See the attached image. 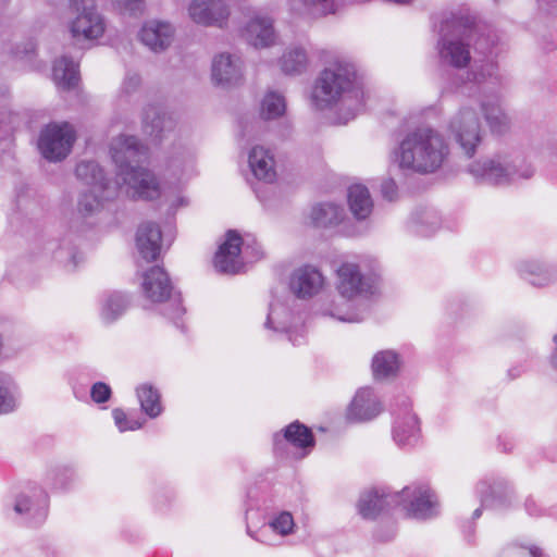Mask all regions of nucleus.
Instances as JSON below:
<instances>
[{"instance_id": "obj_1", "label": "nucleus", "mask_w": 557, "mask_h": 557, "mask_svg": "<svg viewBox=\"0 0 557 557\" xmlns=\"http://www.w3.org/2000/svg\"><path fill=\"white\" fill-rule=\"evenodd\" d=\"M311 100L320 110L342 102L339 114L344 117V123L355 119L366 106L363 83L355 64L336 61L325 67L314 82Z\"/></svg>"}, {"instance_id": "obj_2", "label": "nucleus", "mask_w": 557, "mask_h": 557, "mask_svg": "<svg viewBox=\"0 0 557 557\" xmlns=\"http://www.w3.org/2000/svg\"><path fill=\"white\" fill-rule=\"evenodd\" d=\"M111 159L116 166V175L127 187L134 200L154 201L162 190L157 175L141 164L148 158V148L133 135H120L110 148Z\"/></svg>"}, {"instance_id": "obj_3", "label": "nucleus", "mask_w": 557, "mask_h": 557, "mask_svg": "<svg viewBox=\"0 0 557 557\" xmlns=\"http://www.w3.org/2000/svg\"><path fill=\"white\" fill-rule=\"evenodd\" d=\"M447 153L442 135L431 127H419L400 141L394 161L403 170L432 173L442 165Z\"/></svg>"}, {"instance_id": "obj_4", "label": "nucleus", "mask_w": 557, "mask_h": 557, "mask_svg": "<svg viewBox=\"0 0 557 557\" xmlns=\"http://www.w3.org/2000/svg\"><path fill=\"white\" fill-rule=\"evenodd\" d=\"M437 28L436 50L442 65L465 69L471 61L470 42L467 36L471 30V17L462 11L448 12L442 15Z\"/></svg>"}, {"instance_id": "obj_5", "label": "nucleus", "mask_w": 557, "mask_h": 557, "mask_svg": "<svg viewBox=\"0 0 557 557\" xmlns=\"http://www.w3.org/2000/svg\"><path fill=\"white\" fill-rule=\"evenodd\" d=\"M141 285L145 297L151 302L161 304V314L184 333L186 327L183 315L186 309L182 293L175 289L165 270L159 265L151 267L144 273Z\"/></svg>"}, {"instance_id": "obj_6", "label": "nucleus", "mask_w": 557, "mask_h": 557, "mask_svg": "<svg viewBox=\"0 0 557 557\" xmlns=\"http://www.w3.org/2000/svg\"><path fill=\"white\" fill-rule=\"evenodd\" d=\"M468 172L476 183L487 185H504L517 178H530L534 169L527 163L521 153L512 157L496 156L492 159L474 161L469 164Z\"/></svg>"}, {"instance_id": "obj_7", "label": "nucleus", "mask_w": 557, "mask_h": 557, "mask_svg": "<svg viewBox=\"0 0 557 557\" xmlns=\"http://www.w3.org/2000/svg\"><path fill=\"white\" fill-rule=\"evenodd\" d=\"M244 247V253L258 260L262 257L261 246L255 240L244 242L240 234L236 230H228L225 233V240L219 246L213 264L218 272L223 274H237L242 269L239 255Z\"/></svg>"}, {"instance_id": "obj_8", "label": "nucleus", "mask_w": 557, "mask_h": 557, "mask_svg": "<svg viewBox=\"0 0 557 557\" xmlns=\"http://www.w3.org/2000/svg\"><path fill=\"white\" fill-rule=\"evenodd\" d=\"M75 140L76 132L69 122H50L40 129L37 147L46 160L60 162L71 153Z\"/></svg>"}, {"instance_id": "obj_9", "label": "nucleus", "mask_w": 557, "mask_h": 557, "mask_svg": "<svg viewBox=\"0 0 557 557\" xmlns=\"http://www.w3.org/2000/svg\"><path fill=\"white\" fill-rule=\"evenodd\" d=\"M391 413L394 417L392 435L395 444L401 449H411L421 438L420 421L412 411V404L408 396L396 397Z\"/></svg>"}, {"instance_id": "obj_10", "label": "nucleus", "mask_w": 557, "mask_h": 557, "mask_svg": "<svg viewBox=\"0 0 557 557\" xmlns=\"http://www.w3.org/2000/svg\"><path fill=\"white\" fill-rule=\"evenodd\" d=\"M448 129L461 152L467 158H472L483 140L476 111L469 107H461L451 117Z\"/></svg>"}, {"instance_id": "obj_11", "label": "nucleus", "mask_w": 557, "mask_h": 557, "mask_svg": "<svg viewBox=\"0 0 557 557\" xmlns=\"http://www.w3.org/2000/svg\"><path fill=\"white\" fill-rule=\"evenodd\" d=\"M13 510L22 523L37 528L48 517L49 495L41 486L29 483L16 495Z\"/></svg>"}, {"instance_id": "obj_12", "label": "nucleus", "mask_w": 557, "mask_h": 557, "mask_svg": "<svg viewBox=\"0 0 557 557\" xmlns=\"http://www.w3.org/2000/svg\"><path fill=\"white\" fill-rule=\"evenodd\" d=\"M399 493L404 497L399 506L409 517L428 520L438 515L437 496L428 483H413L405 486Z\"/></svg>"}, {"instance_id": "obj_13", "label": "nucleus", "mask_w": 557, "mask_h": 557, "mask_svg": "<svg viewBox=\"0 0 557 557\" xmlns=\"http://www.w3.org/2000/svg\"><path fill=\"white\" fill-rule=\"evenodd\" d=\"M376 275L363 273L359 264L345 262L337 270L336 288L338 294L347 299L368 298L374 294Z\"/></svg>"}, {"instance_id": "obj_14", "label": "nucleus", "mask_w": 557, "mask_h": 557, "mask_svg": "<svg viewBox=\"0 0 557 557\" xmlns=\"http://www.w3.org/2000/svg\"><path fill=\"white\" fill-rule=\"evenodd\" d=\"M470 17L471 30L469 36L466 37L467 42H470L474 52L486 59V73L482 71L480 74H472L474 81H480V78L486 76L492 77L497 71V64L493 61V58L497 55L498 36L492 27L479 23L472 15Z\"/></svg>"}, {"instance_id": "obj_15", "label": "nucleus", "mask_w": 557, "mask_h": 557, "mask_svg": "<svg viewBox=\"0 0 557 557\" xmlns=\"http://www.w3.org/2000/svg\"><path fill=\"white\" fill-rule=\"evenodd\" d=\"M245 506L247 534L256 541L264 543L262 537L256 536L251 531L250 523L253 521L262 523L268 516L274 513L276 502L269 484L261 482L250 486L246 493Z\"/></svg>"}, {"instance_id": "obj_16", "label": "nucleus", "mask_w": 557, "mask_h": 557, "mask_svg": "<svg viewBox=\"0 0 557 557\" xmlns=\"http://www.w3.org/2000/svg\"><path fill=\"white\" fill-rule=\"evenodd\" d=\"M70 9L73 13H77L71 23V34L74 40L81 37L92 40L101 37L106 26L103 17L97 12L94 4L88 5L86 0H69Z\"/></svg>"}, {"instance_id": "obj_17", "label": "nucleus", "mask_w": 557, "mask_h": 557, "mask_svg": "<svg viewBox=\"0 0 557 557\" xmlns=\"http://www.w3.org/2000/svg\"><path fill=\"white\" fill-rule=\"evenodd\" d=\"M264 326L276 334L285 335L294 346L305 343V327L296 324L295 313L283 302H270Z\"/></svg>"}, {"instance_id": "obj_18", "label": "nucleus", "mask_w": 557, "mask_h": 557, "mask_svg": "<svg viewBox=\"0 0 557 557\" xmlns=\"http://www.w3.org/2000/svg\"><path fill=\"white\" fill-rule=\"evenodd\" d=\"M403 500L400 493L393 492L389 487H373L361 493L357 504L358 513L366 520H375L399 507Z\"/></svg>"}, {"instance_id": "obj_19", "label": "nucleus", "mask_w": 557, "mask_h": 557, "mask_svg": "<svg viewBox=\"0 0 557 557\" xmlns=\"http://www.w3.org/2000/svg\"><path fill=\"white\" fill-rule=\"evenodd\" d=\"M174 235L175 226L172 222H166L164 233L154 222L141 223L136 233V247L140 257L148 262L157 260L160 255L161 242L166 240L170 245Z\"/></svg>"}, {"instance_id": "obj_20", "label": "nucleus", "mask_w": 557, "mask_h": 557, "mask_svg": "<svg viewBox=\"0 0 557 557\" xmlns=\"http://www.w3.org/2000/svg\"><path fill=\"white\" fill-rule=\"evenodd\" d=\"M287 444L304 450L305 455H307L314 447L315 438L310 428L296 420L281 432L273 434V451L275 456L283 457Z\"/></svg>"}, {"instance_id": "obj_21", "label": "nucleus", "mask_w": 557, "mask_h": 557, "mask_svg": "<svg viewBox=\"0 0 557 557\" xmlns=\"http://www.w3.org/2000/svg\"><path fill=\"white\" fill-rule=\"evenodd\" d=\"M483 507L507 508L513 498L510 483L500 476H490L481 480L475 487Z\"/></svg>"}, {"instance_id": "obj_22", "label": "nucleus", "mask_w": 557, "mask_h": 557, "mask_svg": "<svg viewBox=\"0 0 557 557\" xmlns=\"http://www.w3.org/2000/svg\"><path fill=\"white\" fill-rule=\"evenodd\" d=\"M76 177L94 191L101 193L103 199H112L117 191L115 184L107 176L104 170L94 160L81 161L75 168Z\"/></svg>"}, {"instance_id": "obj_23", "label": "nucleus", "mask_w": 557, "mask_h": 557, "mask_svg": "<svg viewBox=\"0 0 557 557\" xmlns=\"http://www.w3.org/2000/svg\"><path fill=\"white\" fill-rule=\"evenodd\" d=\"M188 12L195 23L205 26L222 27L230 16V8L223 0H193Z\"/></svg>"}, {"instance_id": "obj_24", "label": "nucleus", "mask_w": 557, "mask_h": 557, "mask_svg": "<svg viewBox=\"0 0 557 557\" xmlns=\"http://www.w3.org/2000/svg\"><path fill=\"white\" fill-rule=\"evenodd\" d=\"M383 410L375 392L371 387L360 388L351 400L347 419L352 422H367L376 418Z\"/></svg>"}, {"instance_id": "obj_25", "label": "nucleus", "mask_w": 557, "mask_h": 557, "mask_svg": "<svg viewBox=\"0 0 557 557\" xmlns=\"http://www.w3.org/2000/svg\"><path fill=\"white\" fill-rule=\"evenodd\" d=\"M212 82L218 86H235L243 79V62L239 57L220 53L211 67Z\"/></svg>"}, {"instance_id": "obj_26", "label": "nucleus", "mask_w": 557, "mask_h": 557, "mask_svg": "<svg viewBox=\"0 0 557 557\" xmlns=\"http://www.w3.org/2000/svg\"><path fill=\"white\" fill-rule=\"evenodd\" d=\"M79 235L69 232L60 242H49L46 250L52 252V258L61 263L66 270L74 271L83 261V253L78 250L77 240Z\"/></svg>"}, {"instance_id": "obj_27", "label": "nucleus", "mask_w": 557, "mask_h": 557, "mask_svg": "<svg viewBox=\"0 0 557 557\" xmlns=\"http://www.w3.org/2000/svg\"><path fill=\"white\" fill-rule=\"evenodd\" d=\"M242 36L255 48H268L275 42L273 20L268 16H255L242 29Z\"/></svg>"}, {"instance_id": "obj_28", "label": "nucleus", "mask_w": 557, "mask_h": 557, "mask_svg": "<svg viewBox=\"0 0 557 557\" xmlns=\"http://www.w3.org/2000/svg\"><path fill=\"white\" fill-rule=\"evenodd\" d=\"M174 29L170 23L150 21L138 33L139 40L153 52L166 49L173 39Z\"/></svg>"}, {"instance_id": "obj_29", "label": "nucleus", "mask_w": 557, "mask_h": 557, "mask_svg": "<svg viewBox=\"0 0 557 557\" xmlns=\"http://www.w3.org/2000/svg\"><path fill=\"white\" fill-rule=\"evenodd\" d=\"M520 277L535 287H544L552 284L557 276L554 265L539 260L521 261L517 265Z\"/></svg>"}, {"instance_id": "obj_30", "label": "nucleus", "mask_w": 557, "mask_h": 557, "mask_svg": "<svg viewBox=\"0 0 557 557\" xmlns=\"http://www.w3.org/2000/svg\"><path fill=\"white\" fill-rule=\"evenodd\" d=\"M322 285L321 273L310 267L305 265L296 270L289 281V287L298 298H310L315 295Z\"/></svg>"}, {"instance_id": "obj_31", "label": "nucleus", "mask_w": 557, "mask_h": 557, "mask_svg": "<svg viewBox=\"0 0 557 557\" xmlns=\"http://www.w3.org/2000/svg\"><path fill=\"white\" fill-rule=\"evenodd\" d=\"M248 164L252 175L258 181L265 183L274 182L276 177L274 159L269 150L262 146L252 147L248 153Z\"/></svg>"}, {"instance_id": "obj_32", "label": "nucleus", "mask_w": 557, "mask_h": 557, "mask_svg": "<svg viewBox=\"0 0 557 557\" xmlns=\"http://www.w3.org/2000/svg\"><path fill=\"white\" fill-rule=\"evenodd\" d=\"M52 76L57 85L63 89H72L78 85L79 72L76 57L63 54L53 62Z\"/></svg>"}, {"instance_id": "obj_33", "label": "nucleus", "mask_w": 557, "mask_h": 557, "mask_svg": "<svg viewBox=\"0 0 557 557\" xmlns=\"http://www.w3.org/2000/svg\"><path fill=\"white\" fill-rule=\"evenodd\" d=\"M131 304L128 295L122 292H104L100 296V315L103 322L113 323L120 319Z\"/></svg>"}, {"instance_id": "obj_34", "label": "nucleus", "mask_w": 557, "mask_h": 557, "mask_svg": "<svg viewBox=\"0 0 557 557\" xmlns=\"http://www.w3.org/2000/svg\"><path fill=\"white\" fill-rule=\"evenodd\" d=\"M347 202L354 218L363 221L370 216L373 210V201L367 186L354 184L348 187Z\"/></svg>"}, {"instance_id": "obj_35", "label": "nucleus", "mask_w": 557, "mask_h": 557, "mask_svg": "<svg viewBox=\"0 0 557 557\" xmlns=\"http://www.w3.org/2000/svg\"><path fill=\"white\" fill-rule=\"evenodd\" d=\"M345 218V210L334 202H320L312 207L310 219L315 227L330 228L339 225Z\"/></svg>"}, {"instance_id": "obj_36", "label": "nucleus", "mask_w": 557, "mask_h": 557, "mask_svg": "<svg viewBox=\"0 0 557 557\" xmlns=\"http://www.w3.org/2000/svg\"><path fill=\"white\" fill-rule=\"evenodd\" d=\"M400 369V356L395 350L377 351L371 361L374 380L383 381L395 377Z\"/></svg>"}, {"instance_id": "obj_37", "label": "nucleus", "mask_w": 557, "mask_h": 557, "mask_svg": "<svg viewBox=\"0 0 557 557\" xmlns=\"http://www.w3.org/2000/svg\"><path fill=\"white\" fill-rule=\"evenodd\" d=\"M441 225V218L433 209H421L414 211L409 220V231L418 236H431Z\"/></svg>"}, {"instance_id": "obj_38", "label": "nucleus", "mask_w": 557, "mask_h": 557, "mask_svg": "<svg viewBox=\"0 0 557 557\" xmlns=\"http://www.w3.org/2000/svg\"><path fill=\"white\" fill-rule=\"evenodd\" d=\"M136 395L140 404V409L149 418L154 419L159 417L163 407L161 404L160 392L151 384L144 383L136 388Z\"/></svg>"}, {"instance_id": "obj_39", "label": "nucleus", "mask_w": 557, "mask_h": 557, "mask_svg": "<svg viewBox=\"0 0 557 557\" xmlns=\"http://www.w3.org/2000/svg\"><path fill=\"white\" fill-rule=\"evenodd\" d=\"M481 109L493 134L500 135L506 132L509 120L504 113L498 99L482 101Z\"/></svg>"}, {"instance_id": "obj_40", "label": "nucleus", "mask_w": 557, "mask_h": 557, "mask_svg": "<svg viewBox=\"0 0 557 557\" xmlns=\"http://www.w3.org/2000/svg\"><path fill=\"white\" fill-rule=\"evenodd\" d=\"M166 114L161 108L149 104L143 112L144 132L153 137L154 140H161L162 133L165 129Z\"/></svg>"}, {"instance_id": "obj_41", "label": "nucleus", "mask_w": 557, "mask_h": 557, "mask_svg": "<svg viewBox=\"0 0 557 557\" xmlns=\"http://www.w3.org/2000/svg\"><path fill=\"white\" fill-rule=\"evenodd\" d=\"M75 478L73 468L55 465L47 469L45 483L52 490L67 491L74 483Z\"/></svg>"}, {"instance_id": "obj_42", "label": "nucleus", "mask_w": 557, "mask_h": 557, "mask_svg": "<svg viewBox=\"0 0 557 557\" xmlns=\"http://www.w3.org/2000/svg\"><path fill=\"white\" fill-rule=\"evenodd\" d=\"M295 527L294 518L289 511L273 513L269 521H263L261 528L255 533L256 536H263L268 531H273L282 536L293 533Z\"/></svg>"}, {"instance_id": "obj_43", "label": "nucleus", "mask_w": 557, "mask_h": 557, "mask_svg": "<svg viewBox=\"0 0 557 557\" xmlns=\"http://www.w3.org/2000/svg\"><path fill=\"white\" fill-rule=\"evenodd\" d=\"M308 64V58L305 49L295 47L286 51L281 60V70L285 74L298 75L306 71Z\"/></svg>"}, {"instance_id": "obj_44", "label": "nucleus", "mask_w": 557, "mask_h": 557, "mask_svg": "<svg viewBox=\"0 0 557 557\" xmlns=\"http://www.w3.org/2000/svg\"><path fill=\"white\" fill-rule=\"evenodd\" d=\"M17 405V387L10 375L0 372V413L13 411Z\"/></svg>"}, {"instance_id": "obj_45", "label": "nucleus", "mask_w": 557, "mask_h": 557, "mask_svg": "<svg viewBox=\"0 0 557 557\" xmlns=\"http://www.w3.org/2000/svg\"><path fill=\"white\" fill-rule=\"evenodd\" d=\"M286 111L285 98L276 92L269 91L261 102V116L264 120H275L281 117Z\"/></svg>"}, {"instance_id": "obj_46", "label": "nucleus", "mask_w": 557, "mask_h": 557, "mask_svg": "<svg viewBox=\"0 0 557 557\" xmlns=\"http://www.w3.org/2000/svg\"><path fill=\"white\" fill-rule=\"evenodd\" d=\"M101 193L89 190L82 193L77 200V214L79 218L86 219L96 214L102 207Z\"/></svg>"}, {"instance_id": "obj_47", "label": "nucleus", "mask_w": 557, "mask_h": 557, "mask_svg": "<svg viewBox=\"0 0 557 557\" xmlns=\"http://www.w3.org/2000/svg\"><path fill=\"white\" fill-rule=\"evenodd\" d=\"M112 417L114 419V423L120 432L126 431H136L139 430L144 422H140L137 419H131L121 408H114L112 410Z\"/></svg>"}, {"instance_id": "obj_48", "label": "nucleus", "mask_w": 557, "mask_h": 557, "mask_svg": "<svg viewBox=\"0 0 557 557\" xmlns=\"http://www.w3.org/2000/svg\"><path fill=\"white\" fill-rule=\"evenodd\" d=\"M112 397V388L104 382H96L90 387V398L96 404H106Z\"/></svg>"}, {"instance_id": "obj_49", "label": "nucleus", "mask_w": 557, "mask_h": 557, "mask_svg": "<svg viewBox=\"0 0 557 557\" xmlns=\"http://www.w3.org/2000/svg\"><path fill=\"white\" fill-rule=\"evenodd\" d=\"M524 509L530 517H542L548 515L557 518V506L546 510L542 508L531 496L525 499Z\"/></svg>"}, {"instance_id": "obj_50", "label": "nucleus", "mask_w": 557, "mask_h": 557, "mask_svg": "<svg viewBox=\"0 0 557 557\" xmlns=\"http://www.w3.org/2000/svg\"><path fill=\"white\" fill-rule=\"evenodd\" d=\"M368 310V304H363L362 309H348L344 314L332 313V317L336 318L342 322L357 323L363 321Z\"/></svg>"}, {"instance_id": "obj_51", "label": "nucleus", "mask_w": 557, "mask_h": 557, "mask_svg": "<svg viewBox=\"0 0 557 557\" xmlns=\"http://www.w3.org/2000/svg\"><path fill=\"white\" fill-rule=\"evenodd\" d=\"M482 508H484L482 505L480 508H476L473 513H472V520H466L462 522V524L460 525L461 528V531H462V534L465 536V540L469 543V544H472L473 543V535H474V531H475V524H474V520L479 519L482 515Z\"/></svg>"}, {"instance_id": "obj_52", "label": "nucleus", "mask_w": 557, "mask_h": 557, "mask_svg": "<svg viewBox=\"0 0 557 557\" xmlns=\"http://www.w3.org/2000/svg\"><path fill=\"white\" fill-rule=\"evenodd\" d=\"M541 459H547L548 461L555 462L557 461V446L549 445L544 447L537 451H535L530 458L529 461L531 463L537 462Z\"/></svg>"}, {"instance_id": "obj_53", "label": "nucleus", "mask_w": 557, "mask_h": 557, "mask_svg": "<svg viewBox=\"0 0 557 557\" xmlns=\"http://www.w3.org/2000/svg\"><path fill=\"white\" fill-rule=\"evenodd\" d=\"M381 194L382 197L388 201H393L397 198L398 195V186L394 178L388 177L384 180L381 184Z\"/></svg>"}, {"instance_id": "obj_54", "label": "nucleus", "mask_w": 557, "mask_h": 557, "mask_svg": "<svg viewBox=\"0 0 557 557\" xmlns=\"http://www.w3.org/2000/svg\"><path fill=\"white\" fill-rule=\"evenodd\" d=\"M120 9L129 12L132 15H136L143 11L144 0H113Z\"/></svg>"}, {"instance_id": "obj_55", "label": "nucleus", "mask_w": 557, "mask_h": 557, "mask_svg": "<svg viewBox=\"0 0 557 557\" xmlns=\"http://www.w3.org/2000/svg\"><path fill=\"white\" fill-rule=\"evenodd\" d=\"M397 533L396 525L394 523L388 524L386 528H380L374 532V539L377 542L386 543L392 541Z\"/></svg>"}, {"instance_id": "obj_56", "label": "nucleus", "mask_w": 557, "mask_h": 557, "mask_svg": "<svg viewBox=\"0 0 557 557\" xmlns=\"http://www.w3.org/2000/svg\"><path fill=\"white\" fill-rule=\"evenodd\" d=\"M140 76L138 74H128L123 82V90L126 94L135 91L140 85Z\"/></svg>"}, {"instance_id": "obj_57", "label": "nucleus", "mask_w": 557, "mask_h": 557, "mask_svg": "<svg viewBox=\"0 0 557 557\" xmlns=\"http://www.w3.org/2000/svg\"><path fill=\"white\" fill-rule=\"evenodd\" d=\"M305 5H319L323 7L322 14L326 15L334 12V3L331 0H300Z\"/></svg>"}, {"instance_id": "obj_58", "label": "nucleus", "mask_w": 557, "mask_h": 557, "mask_svg": "<svg viewBox=\"0 0 557 557\" xmlns=\"http://www.w3.org/2000/svg\"><path fill=\"white\" fill-rule=\"evenodd\" d=\"M539 8L547 15H557V0H537Z\"/></svg>"}, {"instance_id": "obj_59", "label": "nucleus", "mask_w": 557, "mask_h": 557, "mask_svg": "<svg viewBox=\"0 0 557 557\" xmlns=\"http://www.w3.org/2000/svg\"><path fill=\"white\" fill-rule=\"evenodd\" d=\"M498 446L502 448L504 453H509L513 448V441L511 437L507 435H500L498 437Z\"/></svg>"}, {"instance_id": "obj_60", "label": "nucleus", "mask_w": 557, "mask_h": 557, "mask_svg": "<svg viewBox=\"0 0 557 557\" xmlns=\"http://www.w3.org/2000/svg\"><path fill=\"white\" fill-rule=\"evenodd\" d=\"M35 51V45L32 41H28L25 46L23 51H20L18 48L11 49V53L15 57H20L23 54L24 57H27L28 54L33 53Z\"/></svg>"}, {"instance_id": "obj_61", "label": "nucleus", "mask_w": 557, "mask_h": 557, "mask_svg": "<svg viewBox=\"0 0 557 557\" xmlns=\"http://www.w3.org/2000/svg\"><path fill=\"white\" fill-rule=\"evenodd\" d=\"M26 186H22L16 190L15 208L17 211H22Z\"/></svg>"}, {"instance_id": "obj_62", "label": "nucleus", "mask_w": 557, "mask_h": 557, "mask_svg": "<svg viewBox=\"0 0 557 557\" xmlns=\"http://www.w3.org/2000/svg\"><path fill=\"white\" fill-rule=\"evenodd\" d=\"M525 548H528L530 557H549L543 548L536 545H529Z\"/></svg>"}, {"instance_id": "obj_63", "label": "nucleus", "mask_w": 557, "mask_h": 557, "mask_svg": "<svg viewBox=\"0 0 557 557\" xmlns=\"http://www.w3.org/2000/svg\"><path fill=\"white\" fill-rule=\"evenodd\" d=\"M540 44H541L542 49L545 51H553V50L557 49V41H553V40L548 39V37H546V36L542 37Z\"/></svg>"}, {"instance_id": "obj_64", "label": "nucleus", "mask_w": 557, "mask_h": 557, "mask_svg": "<svg viewBox=\"0 0 557 557\" xmlns=\"http://www.w3.org/2000/svg\"><path fill=\"white\" fill-rule=\"evenodd\" d=\"M555 347L549 356V363L557 371V334L553 338Z\"/></svg>"}]
</instances>
